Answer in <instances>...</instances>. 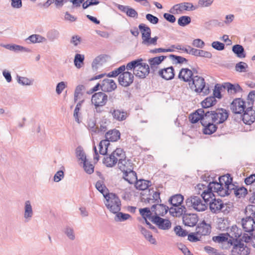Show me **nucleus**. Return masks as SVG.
Returning a JSON list of instances; mask_svg holds the SVG:
<instances>
[{
  "label": "nucleus",
  "mask_w": 255,
  "mask_h": 255,
  "mask_svg": "<svg viewBox=\"0 0 255 255\" xmlns=\"http://www.w3.org/2000/svg\"><path fill=\"white\" fill-rule=\"evenodd\" d=\"M192 3L182 2L174 5L170 10L171 13H179L183 10L192 11L196 9Z\"/></svg>",
  "instance_id": "nucleus-16"
},
{
  "label": "nucleus",
  "mask_w": 255,
  "mask_h": 255,
  "mask_svg": "<svg viewBox=\"0 0 255 255\" xmlns=\"http://www.w3.org/2000/svg\"><path fill=\"white\" fill-rule=\"evenodd\" d=\"M120 157H125V152L121 148H117L109 156L104 158L103 163L109 167L114 166Z\"/></svg>",
  "instance_id": "nucleus-6"
},
{
  "label": "nucleus",
  "mask_w": 255,
  "mask_h": 255,
  "mask_svg": "<svg viewBox=\"0 0 255 255\" xmlns=\"http://www.w3.org/2000/svg\"><path fill=\"white\" fill-rule=\"evenodd\" d=\"M140 230L141 234L144 236V238L147 241H148L151 244H156V240L153 237L151 233L149 231L142 227L140 228Z\"/></svg>",
  "instance_id": "nucleus-37"
},
{
  "label": "nucleus",
  "mask_w": 255,
  "mask_h": 255,
  "mask_svg": "<svg viewBox=\"0 0 255 255\" xmlns=\"http://www.w3.org/2000/svg\"><path fill=\"white\" fill-rule=\"evenodd\" d=\"M207 201L204 200L202 197L193 196L186 200V204L188 207L197 212H203L207 209Z\"/></svg>",
  "instance_id": "nucleus-2"
},
{
  "label": "nucleus",
  "mask_w": 255,
  "mask_h": 255,
  "mask_svg": "<svg viewBox=\"0 0 255 255\" xmlns=\"http://www.w3.org/2000/svg\"><path fill=\"white\" fill-rule=\"evenodd\" d=\"M108 101V96L104 93L99 92L95 93L91 98L92 104L94 105L95 109L105 106Z\"/></svg>",
  "instance_id": "nucleus-9"
},
{
  "label": "nucleus",
  "mask_w": 255,
  "mask_h": 255,
  "mask_svg": "<svg viewBox=\"0 0 255 255\" xmlns=\"http://www.w3.org/2000/svg\"><path fill=\"white\" fill-rule=\"evenodd\" d=\"M209 207L211 212L214 213H218L220 212L225 213L227 206L221 200L214 199L210 203Z\"/></svg>",
  "instance_id": "nucleus-13"
},
{
  "label": "nucleus",
  "mask_w": 255,
  "mask_h": 255,
  "mask_svg": "<svg viewBox=\"0 0 255 255\" xmlns=\"http://www.w3.org/2000/svg\"><path fill=\"white\" fill-rule=\"evenodd\" d=\"M183 200V196L181 194H177L171 196L169 199V202L173 206H176L178 205H181Z\"/></svg>",
  "instance_id": "nucleus-40"
},
{
  "label": "nucleus",
  "mask_w": 255,
  "mask_h": 255,
  "mask_svg": "<svg viewBox=\"0 0 255 255\" xmlns=\"http://www.w3.org/2000/svg\"><path fill=\"white\" fill-rule=\"evenodd\" d=\"M59 35L58 31L55 29H52L48 32L47 33V37L50 41H53L59 38Z\"/></svg>",
  "instance_id": "nucleus-57"
},
{
  "label": "nucleus",
  "mask_w": 255,
  "mask_h": 255,
  "mask_svg": "<svg viewBox=\"0 0 255 255\" xmlns=\"http://www.w3.org/2000/svg\"><path fill=\"white\" fill-rule=\"evenodd\" d=\"M139 29L141 33L142 44L147 46L156 45L158 39L157 36L151 37V29L145 24L141 23L138 25Z\"/></svg>",
  "instance_id": "nucleus-1"
},
{
  "label": "nucleus",
  "mask_w": 255,
  "mask_h": 255,
  "mask_svg": "<svg viewBox=\"0 0 255 255\" xmlns=\"http://www.w3.org/2000/svg\"><path fill=\"white\" fill-rule=\"evenodd\" d=\"M34 216V211L31 201L26 200L23 204V220L25 223L30 222Z\"/></svg>",
  "instance_id": "nucleus-12"
},
{
  "label": "nucleus",
  "mask_w": 255,
  "mask_h": 255,
  "mask_svg": "<svg viewBox=\"0 0 255 255\" xmlns=\"http://www.w3.org/2000/svg\"><path fill=\"white\" fill-rule=\"evenodd\" d=\"M111 123L105 117H103L97 124L96 133H104L109 128Z\"/></svg>",
  "instance_id": "nucleus-27"
},
{
  "label": "nucleus",
  "mask_w": 255,
  "mask_h": 255,
  "mask_svg": "<svg viewBox=\"0 0 255 255\" xmlns=\"http://www.w3.org/2000/svg\"><path fill=\"white\" fill-rule=\"evenodd\" d=\"M220 179L221 182H224V185L226 187V190L227 191V195H228L232 193L234 194V191L238 187L232 183V178L229 174H227L225 175L220 177Z\"/></svg>",
  "instance_id": "nucleus-15"
},
{
  "label": "nucleus",
  "mask_w": 255,
  "mask_h": 255,
  "mask_svg": "<svg viewBox=\"0 0 255 255\" xmlns=\"http://www.w3.org/2000/svg\"><path fill=\"white\" fill-rule=\"evenodd\" d=\"M232 51L239 58H242L246 57L244 48L241 45H234L232 47Z\"/></svg>",
  "instance_id": "nucleus-44"
},
{
  "label": "nucleus",
  "mask_w": 255,
  "mask_h": 255,
  "mask_svg": "<svg viewBox=\"0 0 255 255\" xmlns=\"http://www.w3.org/2000/svg\"><path fill=\"white\" fill-rule=\"evenodd\" d=\"M118 162V166L119 169L124 173H127L128 171H131L133 169L132 163L129 160L126 159L125 157H120Z\"/></svg>",
  "instance_id": "nucleus-22"
},
{
  "label": "nucleus",
  "mask_w": 255,
  "mask_h": 255,
  "mask_svg": "<svg viewBox=\"0 0 255 255\" xmlns=\"http://www.w3.org/2000/svg\"><path fill=\"white\" fill-rule=\"evenodd\" d=\"M101 88L103 91L110 92L117 88V85L113 80L105 79L102 81Z\"/></svg>",
  "instance_id": "nucleus-25"
},
{
  "label": "nucleus",
  "mask_w": 255,
  "mask_h": 255,
  "mask_svg": "<svg viewBox=\"0 0 255 255\" xmlns=\"http://www.w3.org/2000/svg\"><path fill=\"white\" fill-rule=\"evenodd\" d=\"M205 111L202 109H198L194 113L190 115V121L192 123H196L200 120L201 122L202 117Z\"/></svg>",
  "instance_id": "nucleus-35"
},
{
  "label": "nucleus",
  "mask_w": 255,
  "mask_h": 255,
  "mask_svg": "<svg viewBox=\"0 0 255 255\" xmlns=\"http://www.w3.org/2000/svg\"><path fill=\"white\" fill-rule=\"evenodd\" d=\"M244 112L242 120L245 124L251 125L255 122V111L252 107H248Z\"/></svg>",
  "instance_id": "nucleus-17"
},
{
  "label": "nucleus",
  "mask_w": 255,
  "mask_h": 255,
  "mask_svg": "<svg viewBox=\"0 0 255 255\" xmlns=\"http://www.w3.org/2000/svg\"><path fill=\"white\" fill-rule=\"evenodd\" d=\"M191 22V18L188 16H182L178 19V24L181 26H185Z\"/></svg>",
  "instance_id": "nucleus-59"
},
{
  "label": "nucleus",
  "mask_w": 255,
  "mask_h": 255,
  "mask_svg": "<svg viewBox=\"0 0 255 255\" xmlns=\"http://www.w3.org/2000/svg\"><path fill=\"white\" fill-rule=\"evenodd\" d=\"M83 167L85 172L88 174H91L94 172V165L89 163L88 161L83 163Z\"/></svg>",
  "instance_id": "nucleus-62"
},
{
  "label": "nucleus",
  "mask_w": 255,
  "mask_h": 255,
  "mask_svg": "<svg viewBox=\"0 0 255 255\" xmlns=\"http://www.w3.org/2000/svg\"><path fill=\"white\" fill-rule=\"evenodd\" d=\"M228 237L226 235L224 234H220L219 236L213 237V240L215 242L218 243H223V242H228L229 243L231 240L230 239L229 241H228Z\"/></svg>",
  "instance_id": "nucleus-60"
},
{
  "label": "nucleus",
  "mask_w": 255,
  "mask_h": 255,
  "mask_svg": "<svg viewBox=\"0 0 255 255\" xmlns=\"http://www.w3.org/2000/svg\"><path fill=\"white\" fill-rule=\"evenodd\" d=\"M95 186H96V189L99 192H100L102 194H103V195H104V197H105V195H106V194H108L107 193V191L108 189L106 188V187L105 186V184H104L103 181H101V180L98 181L96 183Z\"/></svg>",
  "instance_id": "nucleus-55"
},
{
  "label": "nucleus",
  "mask_w": 255,
  "mask_h": 255,
  "mask_svg": "<svg viewBox=\"0 0 255 255\" xmlns=\"http://www.w3.org/2000/svg\"><path fill=\"white\" fill-rule=\"evenodd\" d=\"M186 211L185 207L182 205H178L169 208V213L173 217H179L185 213Z\"/></svg>",
  "instance_id": "nucleus-32"
},
{
  "label": "nucleus",
  "mask_w": 255,
  "mask_h": 255,
  "mask_svg": "<svg viewBox=\"0 0 255 255\" xmlns=\"http://www.w3.org/2000/svg\"><path fill=\"white\" fill-rule=\"evenodd\" d=\"M204 127V133L206 134H211L214 132L217 129L216 124L208 123L207 125H202Z\"/></svg>",
  "instance_id": "nucleus-48"
},
{
  "label": "nucleus",
  "mask_w": 255,
  "mask_h": 255,
  "mask_svg": "<svg viewBox=\"0 0 255 255\" xmlns=\"http://www.w3.org/2000/svg\"><path fill=\"white\" fill-rule=\"evenodd\" d=\"M242 226L245 232L250 233L254 231L255 229V221L249 215V217L242 220Z\"/></svg>",
  "instance_id": "nucleus-21"
},
{
  "label": "nucleus",
  "mask_w": 255,
  "mask_h": 255,
  "mask_svg": "<svg viewBox=\"0 0 255 255\" xmlns=\"http://www.w3.org/2000/svg\"><path fill=\"white\" fill-rule=\"evenodd\" d=\"M84 55L81 54H76L74 59V64L75 66L78 69H80L82 68L84 64Z\"/></svg>",
  "instance_id": "nucleus-42"
},
{
  "label": "nucleus",
  "mask_w": 255,
  "mask_h": 255,
  "mask_svg": "<svg viewBox=\"0 0 255 255\" xmlns=\"http://www.w3.org/2000/svg\"><path fill=\"white\" fill-rule=\"evenodd\" d=\"M208 123H213V119L212 116V111L205 112L203 115L201 124L202 125H207Z\"/></svg>",
  "instance_id": "nucleus-47"
},
{
  "label": "nucleus",
  "mask_w": 255,
  "mask_h": 255,
  "mask_svg": "<svg viewBox=\"0 0 255 255\" xmlns=\"http://www.w3.org/2000/svg\"><path fill=\"white\" fill-rule=\"evenodd\" d=\"M198 221V216L195 214H186L183 217V222L186 226L193 227Z\"/></svg>",
  "instance_id": "nucleus-28"
},
{
  "label": "nucleus",
  "mask_w": 255,
  "mask_h": 255,
  "mask_svg": "<svg viewBox=\"0 0 255 255\" xmlns=\"http://www.w3.org/2000/svg\"><path fill=\"white\" fill-rule=\"evenodd\" d=\"M142 59H138V62L136 65L134 74L135 76L140 78H144L148 75L150 71L149 66L144 62H142Z\"/></svg>",
  "instance_id": "nucleus-10"
},
{
  "label": "nucleus",
  "mask_w": 255,
  "mask_h": 255,
  "mask_svg": "<svg viewBox=\"0 0 255 255\" xmlns=\"http://www.w3.org/2000/svg\"><path fill=\"white\" fill-rule=\"evenodd\" d=\"M193 77L192 71L188 68L181 69L178 74V78L184 82H188L189 85H191V81Z\"/></svg>",
  "instance_id": "nucleus-23"
},
{
  "label": "nucleus",
  "mask_w": 255,
  "mask_h": 255,
  "mask_svg": "<svg viewBox=\"0 0 255 255\" xmlns=\"http://www.w3.org/2000/svg\"><path fill=\"white\" fill-rule=\"evenodd\" d=\"M158 75L165 80H171L174 77V69L172 66L163 68L159 71Z\"/></svg>",
  "instance_id": "nucleus-29"
},
{
  "label": "nucleus",
  "mask_w": 255,
  "mask_h": 255,
  "mask_svg": "<svg viewBox=\"0 0 255 255\" xmlns=\"http://www.w3.org/2000/svg\"><path fill=\"white\" fill-rule=\"evenodd\" d=\"M189 86L191 89L197 93L203 92L205 95H207L209 93V88L205 85L204 79L202 77L194 76Z\"/></svg>",
  "instance_id": "nucleus-5"
},
{
  "label": "nucleus",
  "mask_w": 255,
  "mask_h": 255,
  "mask_svg": "<svg viewBox=\"0 0 255 255\" xmlns=\"http://www.w3.org/2000/svg\"><path fill=\"white\" fill-rule=\"evenodd\" d=\"M166 58L165 56H160L150 58L148 60L150 69L153 72L155 71L160 64Z\"/></svg>",
  "instance_id": "nucleus-30"
},
{
  "label": "nucleus",
  "mask_w": 255,
  "mask_h": 255,
  "mask_svg": "<svg viewBox=\"0 0 255 255\" xmlns=\"http://www.w3.org/2000/svg\"><path fill=\"white\" fill-rule=\"evenodd\" d=\"M76 152L77 157L79 160H81L83 163L87 161L86 154L81 147H78L76 148Z\"/></svg>",
  "instance_id": "nucleus-56"
},
{
  "label": "nucleus",
  "mask_w": 255,
  "mask_h": 255,
  "mask_svg": "<svg viewBox=\"0 0 255 255\" xmlns=\"http://www.w3.org/2000/svg\"><path fill=\"white\" fill-rule=\"evenodd\" d=\"M110 143L108 140H102L99 144V152L102 155H105L107 153L108 147Z\"/></svg>",
  "instance_id": "nucleus-49"
},
{
  "label": "nucleus",
  "mask_w": 255,
  "mask_h": 255,
  "mask_svg": "<svg viewBox=\"0 0 255 255\" xmlns=\"http://www.w3.org/2000/svg\"><path fill=\"white\" fill-rule=\"evenodd\" d=\"M174 230L176 235L178 236L184 237L187 235V232L184 230L180 226H176Z\"/></svg>",
  "instance_id": "nucleus-63"
},
{
  "label": "nucleus",
  "mask_w": 255,
  "mask_h": 255,
  "mask_svg": "<svg viewBox=\"0 0 255 255\" xmlns=\"http://www.w3.org/2000/svg\"><path fill=\"white\" fill-rule=\"evenodd\" d=\"M151 210H152L155 217H159L160 216H163L166 214L169 210V208L163 204L155 203L152 205Z\"/></svg>",
  "instance_id": "nucleus-24"
},
{
  "label": "nucleus",
  "mask_w": 255,
  "mask_h": 255,
  "mask_svg": "<svg viewBox=\"0 0 255 255\" xmlns=\"http://www.w3.org/2000/svg\"><path fill=\"white\" fill-rule=\"evenodd\" d=\"M216 103V100L214 97H209L202 102V106L204 108H208L214 105Z\"/></svg>",
  "instance_id": "nucleus-50"
},
{
  "label": "nucleus",
  "mask_w": 255,
  "mask_h": 255,
  "mask_svg": "<svg viewBox=\"0 0 255 255\" xmlns=\"http://www.w3.org/2000/svg\"><path fill=\"white\" fill-rule=\"evenodd\" d=\"M247 194V189L244 187H238L234 191V194L237 197H244Z\"/></svg>",
  "instance_id": "nucleus-58"
},
{
  "label": "nucleus",
  "mask_w": 255,
  "mask_h": 255,
  "mask_svg": "<svg viewBox=\"0 0 255 255\" xmlns=\"http://www.w3.org/2000/svg\"><path fill=\"white\" fill-rule=\"evenodd\" d=\"M110 113L112 114L114 119L119 121L125 120L127 117L126 112L121 111L119 110H111Z\"/></svg>",
  "instance_id": "nucleus-39"
},
{
  "label": "nucleus",
  "mask_w": 255,
  "mask_h": 255,
  "mask_svg": "<svg viewBox=\"0 0 255 255\" xmlns=\"http://www.w3.org/2000/svg\"><path fill=\"white\" fill-rule=\"evenodd\" d=\"M139 212L140 214L144 219L146 224L149 226V228L152 229H155V228L152 226L147 221V219H148L149 221L152 222V220L153 219V218L155 217L154 216L153 212H152V210H151V208L150 209L148 208L140 209L139 210Z\"/></svg>",
  "instance_id": "nucleus-19"
},
{
  "label": "nucleus",
  "mask_w": 255,
  "mask_h": 255,
  "mask_svg": "<svg viewBox=\"0 0 255 255\" xmlns=\"http://www.w3.org/2000/svg\"><path fill=\"white\" fill-rule=\"evenodd\" d=\"M124 178L130 184H133L137 180L136 174L133 171V169L128 171L127 173H124Z\"/></svg>",
  "instance_id": "nucleus-41"
},
{
  "label": "nucleus",
  "mask_w": 255,
  "mask_h": 255,
  "mask_svg": "<svg viewBox=\"0 0 255 255\" xmlns=\"http://www.w3.org/2000/svg\"><path fill=\"white\" fill-rule=\"evenodd\" d=\"M64 177V172L62 170H59L54 174L53 177V181L55 182H58L62 180Z\"/></svg>",
  "instance_id": "nucleus-64"
},
{
  "label": "nucleus",
  "mask_w": 255,
  "mask_h": 255,
  "mask_svg": "<svg viewBox=\"0 0 255 255\" xmlns=\"http://www.w3.org/2000/svg\"><path fill=\"white\" fill-rule=\"evenodd\" d=\"M219 182H212L209 184V189H207L208 192L205 194L204 197L207 198H211L213 195V192L217 193L219 196L225 197L227 196L228 190H226V187L224 185V182H221L219 178Z\"/></svg>",
  "instance_id": "nucleus-3"
},
{
  "label": "nucleus",
  "mask_w": 255,
  "mask_h": 255,
  "mask_svg": "<svg viewBox=\"0 0 255 255\" xmlns=\"http://www.w3.org/2000/svg\"><path fill=\"white\" fill-rule=\"evenodd\" d=\"M196 192L198 194H201L202 198L205 201H209L210 198H207L206 197H204V195L205 194L207 193L209 191L207 189H209V185L207 186L206 185L199 183L197 184L195 187Z\"/></svg>",
  "instance_id": "nucleus-34"
},
{
  "label": "nucleus",
  "mask_w": 255,
  "mask_h": 255,
  "mask_svg": "<svg viewBox=\"0 0 255 255\" xmlns=\"http://www.w3.org/2000/svg\"><path fill=\"white\" fill-rule=\"evenodd\" d=\"M121 133L118 130L116 129L109 130L105 134L106 140L108 141H116L120 138Z\"/></svg>",
  "instance_id": "nucleus-33"
},
{
  "label": "nucleus",
  "mask_w": 255,
  "mask_h": 255,
  "mask_svg": "<svg viewBox=\"0 0 255 255\" xmlns=\"http://www.w3.org/2000/svg\"><path fill=\"white\" fill-rule=\"evenodd\" d=\"M26 40H29L32 43H42L46 41V38L39 34H32L29 36Z\"/></svg>",
  "instance_id": "nucleus-45"
},
{
  "label": "nucleus",
  "mask_w": 255,
  "mask_h": 255,
  "mask_svg": "<svg viewBox=\"0 0 255 255\" xmlns=\"http://www.w3.org/2000/svg\"><path fill=\"white\" fill-rule=\"evenodd\" d=\"M213 123L220 124L224 122L228 117L227 111L224 109H219L212 111Z\"/></svg>",
  "instance_id": "nucleus-11"
},
{
  "label": "nucleus",
  "mask_w": 255,
  "mask_h": 255,
  "mask_svg": "<svg viewBox=\"0 0 255 255\" xmlns=\"http://www.w3.org/2000/svg\"><path fill=\"white\" fill-rule=\"evenodd\" d=\"M115 214H116L115 220L116 222L125 221L131 217L129 214L123 213L120 212H118V213Z\"/></svg>",
  "instance_id": "nucleus-54"
},
{
  "label": "nucleus",
  "mask_w": 255,
  "mask_h": 255,
  "mask_svg": "<svg viewBox=\"0 0 255 255\" xmlns=\"http://www.w3.org/2000/svg\"><path fill=\"white\" fill-rule=\"evenodd\" d=\"M196 231L197 234L200 236H206L210 233L211 226L210 224L206 223L205 221H203L198 225Z\"/></svg>",
  "instance_id": "nucleus-26"
},
{
  "label": "nucleus",
  "mask_w": 255,
  "mask_h": 255,
  "mask_svg": "<svg viewBox=\"0 0 255 255\" xmlns=\"http://www.w3.org/2000/svg\"><path fill=\"white\" fill-rule=\"evenodd\" d=\"M87 127L92 134L96 133L97 130V125H96V121L93 119H89L87 122Z\"/></svg>",
  "instance_id": "nucleus-53"
},
{
  "label": "nucleus",
  "mask_w": 255,
  "mask_h": 255,
  "mask_svg": "<svg viewBox=\"0 0 255 255\" xmlns=\"http://www.w3.org/2000/svg\"><path fill=\"white\" fill-rule=\"evenodd\" d=\"M224 87L226 89L230 94H235L242 91L241 87L238 84H232L228 83H226Z\"/></svg>",
  "instance_id": "nucleus-38"
},
{
  "label": "nucleus",
  "mask_w": 255,
  "mask_h": 255,
  "mask_svg": "<svg viewBox=\"0 0 255 255\" xmlns=\"http://www.w3.org/2000/svg\"><path fill=\"white\" fill-rule=\"evenodd\" d=\"M152 222L155 224L159 229L163 230H168L171 227V223L169 220L163 219L158 216L154 217Z\"/></svg>",
  "instance_id": "nucleus-18"
},
{
  "label": "nucleus",
  "mask_w": 255,
  "mask_h": 255,
  "mask_svg": "<svg viewBox=\"0 0 255 255\" xmlns=\"http://www.w3.org/2000/svg\"><path fill=\"white\" fill-rule=\"evenodd\" d=\"M247 68V64L244 62H240L238 63L237 64H236L235 66L236 70L240 72H245Z\"/></svg>",
  "instance_id": "nucleus-61"
},
{
  "label": "nucleus",
  "mask_w": 255,
  "mask_h": 255,
  "mask_svg": "<svg viewBox=\"0 0 255 255\" xmlns=\"http://www.w3.org/2000/svg\"><path fill=\"white\" fill-rule=\"evenodd\" d=\"M247 108L246 103L243 99L238 98L235 99L232 103L231 109L235 114H241Z\"/></svg>",
  "instance_id": "nucleus-14"
},
{
  "label": "nucleus",
  "mask_w": 255,
  "mask_h": 255,
  "mask_svg": "<svg viewBox=\"0 0 255 255\" xmlns=\"http://www.w3.org/2000/svg\"><path fill=\"white\" fill-rule=\"evenodd\" d=\"M63 232L66 237L70 241H74L76 239V234L73 227L67 225L63 229Z\"/></svg>",
  "instance_id": "nucleus-36"
},
{
  "label": "nucleus",
  "mask_w": 255,
  "mask_h": 255,
  "mask_svg": "<svg viewBox=\"0 0 255 255\" xmlns=\"http://www.w3.org/2000/svg\"><path fill=\"white\" fill-rule=\"evenodd\" d=\"M234 243L231 242V245H233V248L231 251V255H248L250 254V249L247 246L246 244L241 242Z\"/></svg>",
  "instance_id": "nucleus-8"
},
{
  "label": "nucleus",
  "mask_w": 255,
  "mask_h": 255,
  "mask_svg": "<svg viewBox=\"0 0 255 255\" xmlns=\"http://www.w3.org/2000/svg\"><path fill=\"white\" fill-rule=\"evenodd\" d=\"M85 90L84 86L82 85H78L75 90L74 92V102H76L79 99H80L83 94V91Z\"/></svg>",
  "instance_id": "nucleus-52"
},
{
  "label": "nucleus",
  "mask_w": 255,
  "mask_h": 255,
  "mask_svg": "<svg viewBox=\"0 0 255 255\" xmlns=\"http://www.w3.org/2000/svg\"><path fill=\"white\" fill-rule=\"evenodd\" d=\"M104 60V57L102 55H99L96 57L92 62V68L95 70H97L99 66H101L103 64Z\"/></svg>",
  "instance_id": "nucleus-51"
},
{
  "label": "nucleus",
  "mask_w": 255,
  "mask_h": 255,
  "mask_svg": "<svg viewBox=\"0 0 255 255\" xmlns=\"http://www.w3.org/2000/svg\"><path fill=\"white\" fill-rule=\"evenodd\" d=\"M17 82L22 86H31L33 84L34 80L25 77L17 76Z\"/></svg>",
  "instance_id": "nucleus-46"
},
{
  "label": "nucleus",
  "mask_w": 255,
  "mask_h": 255,
  "mask_svg": "<svg viewBox=\"0 0 255 255\" xmlns=\"http://www.w3.org/2000/svg\"><path fill=\"white\" fill-rule=\"evenodd\" d=\"M105 204L109 211L113 213H117L121 210V202L119 198L112 193L105 195Z\"/></svg>",
  "instance_id": "nucleus-4"
},
{
  "label": "nucleus",
  "mask_w": 255,
  "mask_h": 255,
  "mask_svg": "<svg viewBox=\"0 0 255 255\" xmlns=\"http://www.w3.org/2000/svg\"><path fill=\"white\" fill-rule=\"evenodd\" d=\"M150 182L148 180L140 179L136 180L135 183V186L136 189L140 190L147 191V188L150 186Z\"/></svg>",
  "instance_id": "nucleus-43"
},
{
  "label": "nucleus",
  "mask_w": 255,
  "mask_h": 255,
  "mask_svg": "<svg viewBox=\"0 0 255 255\" xmlns=\"http://www.w3.org/2000/svg\"><path fill=\"white\" fill-rule=\"evenodd\" d=\"M133 75L129 72H124L119 77V84L123 87L129 86L133 81Z\"/></svg>",
  "instance_id": "nucleus-20"
},
{
  "label": "nucleus",
  "mask_w": 255,
  "mask_h": 255,
  "mask_svg": "<svg viewBox=\"0 0 255 255\" xmlns=\"http://www.w3.org/2000/svg\"><path fill=\"white\" fill-rule=\"evenodd\" d=\"M141 200L145 203L155 204L161 202L160 198V193L156 189H149L145 191V193L142 194Z\"/></svg>",
  "instance_id": "nucleus-7"
},
{
  "label": "nucleus",
  "mask_w": 255,
  "mask_h": 255,
  "mask_svg": "<svg viewBox=\"0 0 255 255\" xmlns=\"http://www.w3.org/2000/svg\"><path fill=\"white\" fill-rule=\"evenodd\" d=\"M117 7L119 9L126 13L128 16L132 18L137 17L138 13L134 9L128 6H125L121 4H118Z\"/></svg>",
  "instance_id": "nucleus-31"
}]
</instances>
